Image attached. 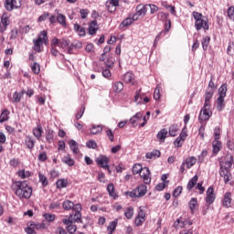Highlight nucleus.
I'll list each match as a JSON object with an SVG mask.
<instances>
[{"mask_svg": "<svg viewBox=\"0 0 234 234\" xmlns=\"http://www.w3.org/2000/svg\"><path fill=\"white\" fill-rule=\"evenodd\" d=\"M1 23L3 25V28H1V34H4V32L6 30V27L10 25V20L6 17H2Z\"/></svg>", "mask_w": 234, "mask_h": 234, "instance_id": "obj_37", "label": "nucleus"}, {"mask_svg": "<svg viewBox=\"0 0 234 234\" xmlns=\"http://www.w3.org/2000/svg\"><path fill=\"white\" fill-rule=\"evenodd\" d=\"M213 98V90H209L206 92L205 97V107H209V101Z\"/></svg>", "mask_w": 234, "mask_h": 234, "instance_id": "obj_36", "label": "nucleus"}, {"mask_svg": "<svg viewBox=\"0 0 234 234\" xmlns=\"http://www.w3.org/2000/svg\"><path fill=\"white\" fill-rule=\"evenodd\" d=\"M15 186L16 187L15 194L20 200H28L32 197V187L27 181H16Z\"/></svg>", "mask_w": 234, "mask_h": 234, "instance_id": "obj_1", "label": "nucleus"}, {"mask_svg": "<svg viewBox=\"0 0 234 234\" xmlns=\"http://www.w3.org/2000/svg\"><path fill=\"white\" fill-rule=\"evenodd\" d=\"M123 81L125 83H132V85H134V75L133 72H126L123 77Z\"/></svg>", "mask_w": 234, "mask_h": 234, "instance_id": "obj_18", "label": "nucleus"}, {"mask_svg": "<svg viewBox=\"0 0 234 234\" xmlns=\"http://www.w3.org/2000/svg\"><path fill=\"white\" fill-rule=\"evenodd\" d=\"M57 21L61 25L62 27H67V18L64 15L58 14L57 16Z\"/></svg>", "mask_w": 234, "mask_h": 234, "instance_id": "obj_35", "label": "nucleus"}, {"mask_svg": "<svg viewBox=\"0 0 234 234\" xmlns=\"http://www.w3.org/2000/svg\"><path fill=\"white\" fill-rule=\"evenodd\" d=\"M18 176H20V178H28V176H30V173L25 172V170H20L18 171Z\"/></svg>", "mask_w": 234, "mask_h": 234, "instance_id": "obj_56", "label": "nucleus"}, {"mask_svg": "<svg viewBox=\"0 0 234 234\" xmlns=\"http://www.w3.org/2000/svg\"><path fill=\"white\" fill-rule=\"evenodd\" d=\"M26 233H27V234H37L36 232V230L34 229V228H32V227L26 228Z\"/></svg>", "mask_w": 234, "mask_h": 234, "instance_id": "obj_64", "label": "nucleus"}, {"mask_svg": "<svg viewBox=\"0 0 234 234\" xmlns=\"http://www.w3.org/2000/svg\"><path fill=\"white\" fill-rule=\"evenodd\" d=\"M150 175L151 171L147 167L143 168L140 172V176L144 179V184L151 183V177H149Z\"/></svg>", "mask_w": 234, "mask_h": 234, "instance_id": "obj_10", "label": "nucleus"}, {"mask_svg": "<svg viewBox=\"0 0 234 234\" xmlns=\"http://www.w3.org/2000/svg\"><path fill=\"white\" fill-rule=\"evenodd\" d=\"M178 133V125L177 124H172L169 127V134L173 137L176 136Z\"/></svg>", "mask_w": 234, "mask_h": 234, "instance_id": "obj_38", "label": "nucleus"}, {"mask_svg": "<svg viewBox=\"0 0 234 234\" xmlns=\"http://www.w3.org/2000/svg\"><path fill=\"white\" fill-rule=\"evenodd\" d=\"M185 165H186L187 169H191L195 164H197V158L195 156H191L190 158L186 159V162H184Z\"/></svg>", "mask_w": 234, "mask_h": 234, "instance_id": "obj_24", "label": "nucleus"}, {"mask_svg": "<svg viewBox=\"0 0 234 234\" xmlns=\"http://www.w3.org/2000/svg\"><path fill=\"white\" fill-rule=\"evenodd\" d=\"M70 45V40L63 38L60 40V47L61 48H67Z\"/></svg>", "mask_w": 234, "mask_h": 234, "instance_id": "obj_52", "label": "nucleus"}, {"mask_svg": "<svg viewBox=\"0 0 234 234\" xmlns=\"http://www.w3.org/2000/svg\"><path fill=\"white\" fill-rule=\"evenodd\" d=\"M44 218H46V220H48V222H52V221L56 220V216L52 215V214H45Z\"/></svg>", "mask_w": 234, "mask_h": 234, "instance_id": "obj_58", "label": "nucleus"}, {"mask_svg": "<svg viewBox=\"0 0 234 234\" xmlns=\"http://www.w3.org/2000/svg\"><path fill=\"white\" fill-rule=\"evenodd\" d=\"M98 30V21L93 20L90 22V27H89V34L90 36H94L96 34V31Z\"/></svg>", "mask_w": 234, "mask_h": 234, "instance_id": "obj_17", "label": "nucleus"}, {"mask_svg": "<svg viewBox=\"0 0 234 234\" xmlns=\"http://www.w3.org/2000/svg\"><path fill=\"white\" fill-rule=\"evenodd\" d=\"M106 134H107L110 142H114V133H112V130H111V129L107 130Z\"/></svg>", "mask_w": 234, "mask_h": 234, "instance_id": "obj_61", "label": "nucleus"}, {"mask_svg": "<svg viewBox=\"0 0 234 234\" xmlns=\"http://www.w3.org/2000/svg\"><path fill=\"white\" fill-rule=\"evenodd\" d=\"M13 101L14 103H19L21 101V93L15 92L13 94Z\"/></svg>", "mask_w": 234, "mask_h": 234, "instance_id": "obj_53", "label": "nucleus"}, {"mask_svg": "<svg viewBox=\"0 0 234 234\" xmlns=\"http://www.w3.org/2000/svg\"><path fill=\"white\" fill-rule=\"evenodd\" d=\"M175 228H186V221L182 220V218L176 219V221L174 224Z\"/></svg>", "mask_w": 234, "mask_h": 234, "instance_id": "obj_49", "label": "nucleus"}, {"mask_svg": "<svg viewBox=\"0 0 234 234\" xmlns=\"http://www.w3.org/2000/svg\"><path fill=\"white\" fill-rule=\"evenodd\" d=\"M134 215V208L133 207H129L126 208V211L124 212V217L131 220L133 218V216Z\"/></svg>", "mask_w": 234, "mask_h": 234, "instance_id": "obj_25", "label": "nucleus"}, {"mask_svg": "<svg viewBox=\"0 0 234 234\" xmlns=\"http://www.w3.org/2000/svg\"><path fill=\"white\" fill-rule=\"evenodd\" d=\"M46 140L48 144H52L54 142V131L48 130L46 133Z\"/></svg>", "mask_w": 234, "mask_h": 234, "instance_id": "obj_27", "label": "nucleus"}, {"mask_svg": "<svg viewBox=\"0 0 234 234\" xmlns=\"http://www.w3.org/2000/svg\"><path fill=\"white\" fill-rule=\"evenodd\" d=\"M101 131H103V128L101 127V125H92L91 129H90V134H100V133H101Z\"/></svg>", "mask_w": 234, "mask_h": 234, "instance_id": "obj_39", "label": "nucleus"}, {"mask_svg": "<svg viewBox=\"0 0 234 234\" xmlns=\"http://www.w3.org/2000/svg\"><path fill=\"white\" fill-rule=\"evenodd\" d=\"M193 17L195 19V27L197 32L199 30H209V24L207 23V19H204L201 13H198L197 11L193 12Z\"/></svg>", "mask_w": 234, "mask_h": 234, "instance_id": "obj_3", "label": "nucleus"}, {"mask_svg": "<svg viewBox=\"0 0 234 234\" xmlns=\"http://www.w3.org/2000/svg\"><path fill=\"white\" fill-rule=\"evenodd\" d=\"M60 42H61V40H59V38H58V37H54V38H52V40H51V48H56V47H58V45H60Z\"/></svg>", "mask_w": 234, "mask_h": 234, "instance_id": "obj_59", "label": "nucleus"}, {"mask_svg": "<svg viewBox=\"0 0 234 234\" xmlns=\"http://www.w3.org/2000/svg\"><path fill=\"white\" fill-rule=\"evenodd\" d=\"M165 187H167V185L165 183H159L158 185H156L155 189L156 191H164V189H165Z\"/></svg>", "mask_w": 234, "mask_h": 234, "instance_id": "obj_60", "label": "nucleus"}, {"mask_svg": "<svg viewBox=\"0 0 234 234\" xmlns=\"http://www.w3.org/2000/svg\"><path fill=\"white\" fill-rule=\"evenodd\" d=\"M154 100H160V86L157 85L154 91Z\"/></svg>", "mask_w": 234, "mask_h": 234, "instance_id": "obj_54", "label": "nucleus"}, {"mask_svg": "<svg viewBox=\"0 0 234 234\" xmlns=\"http://www.w3.org/2000/svg\"><path fill=\"white\" fill-rule=\"evenodd\" d=\"M39 182H41L42 186H48V181L47 180V176L43 174H39Z\"/></svg>", "mask_w": 234, "mask_h": 234, "instance_id": "obj_51", "label": "nucleus"}, {"mask_svg": "<svg viewBox=\"0 0 234 234\" xmlns=\"http://www.w3.org/2000/svg\"><path fill=\"white\" fill-rule=\"evenodd\" d=\"M86 147H88V149H97L98 144H96L94 140H90L86 143Z\"/></svg>", "mask_w": 234, "mask_h": 234, "instance_id": "obj_47", "label": "nucleus"}, {"mask_svg": "<svg viewBox=\"0 0 234 234\" xmlns=\"http://www.w3.org/2000/svg\"><path fill=\"white\" fill-rule=\"evenodd\" d=\"M157 138L160 142H165V139L167 138V130L161 129L157 133Z\"/></svg>", "mask_w": 234, "mask_h": 234, "instance_id": "obj_21", "label": "nucleus"}, {"mask_svg": "<svg viewBox=\"0 0 234 234\" xmlns=\"http://www.w3.org/2000/svg\"><path fill=\"white\" fill-rule=\"evenodd\" d=\"M62 222H63V224L68 226L67 227L68 233H70V234L76 233V229H77L76 225H72V224H74V220H72V215H70L68 219H63Z\"/></svg>", "mask_w": 234, "mask_h": 234, "instance_id": "obj_6", "label": "nucleus"}, {"mask_svg": "<svg viewBox=\"0 0 234 234\" xmlns=\"http://www.w3.org/2000/svg\"><path fill=\"white\" fill-rule=\"evenodd\" d=\"M215 140H220V128L216 127L214 129Z\"/></svg>", "mask_w": 234, "mask_h": 234, "instance_id": "obj_62", "label": "nucleus"}, {"mask_svg": "<svg viewBox=\"0 0 234 234\" xmlns=\"http://www.w3.org/2000/svg\"><path fill=\"white\" fill-rule=\"evenodd\" d=\"M189 209L192 211V213H195V207H197V206H198V201L197 200V197H193L189 203Z\"/></svg>", "mask_w": 234, "mask_h": 234, "instance_id": "obj_30", "label": "nucleus"}, {"mask_svg": "<svg viewBox=\"0 0 234 234\" xmlns=\"http://www.w3.org/2000/svg\"><path fill=\"white\" fill-rule=\"evenodd\" d=\"M40 35L43 36V37H38L37 40H33L34 50H36V52H41V46L43 45V42L45 43V45L48 44V37H47V31H41Z\"/></svg>", "mask_w": 234, "mask_h": 234, "instance_id": "obj_4", "label": "nucleus"}, {"mask_svg": "<svg viewBox=\"0 0 234 234\" xmlns=\"http://www.w3.org/2000/svg\"><path fill=\"white\" fill-rule=\"evenodd\" d=\"M224 207H231V193L227 192L223 199Z\"/></svg>", "mask_w": 234, "mask_h": 234, "instance_id": "obj_16", "label": "nucleus"}, {"mask_svg": "<svg viewBox=\"0 0 234 234\" xmlns=\"http://www.w3.org/2000/svg\"><path fill=\"white\" fill-rule=\"evenodd\" d=\"M197 182H198V176H194L193 178L190 179V181L186 186V188L188 189V191H191V189H193V187L197 186Z\"/></svg>", "mask_w": 234, "mask_h": 234, "instance_id": "obj_20", "label": "nucleus"}, {"mask_svg": "<svg viewBox=\"0 0 234 234\" xmlns=\"http://www.w3.org/2000/svg\"><path fill=\"white\" fill-rule=\"evenodd\" d=\"M34 136L37 137V140L40 139L41 134H43V128L41 127V124H38L34 130H33Z\"/></svg>", "mask_w": 234, "mask_h": 234, "instance_id": "obj_22", "label": "nucleus"}, {"mask_svg": "<svg viewBox=\"0 0 234 234\" xmlns=\"http://www.w3.org/2000/svg\"><path fill=\"white\" fill-rule=\"evenodd\" d=\"M162 153H160V150H154L152 152H148L145 154V158L148 160H153V158H160Z\"/></svg>", "mask_w": 234, "mask_h": 234, "instance_id": "obj_14", "label": "nucleus"}, {"mask_svg": "<svg viewBox=\"0 0 234 234\" xmlns=\"http://www.w3.org/2000/svg\"><path fill=\"white\" fill-rule=\"evenodd\" d=\"M147 10H149V5H139L136 6L137 16H140L142 17H144V16L147 14Z\"/></svg>", "mask_w": 234, "mask_h": 234, "instance_id": "obj_13", "label": "nucleus"}, {"mask_svg": "<svg viewBox=\"0 0 234 234\" xmlns=\"http://www.w3.org/2000/svg\"><path fill=\"white\" fill-rule=\"evenodd\" d=\"M96 162L100 167H102V169H107V167H109V157L106 155H100L96 159Z\"/></svg>", "mask_w": 234, "mask_h": 234, "instance_id": "obj_9", "label": "nucleus"}, {"mask_svg": "<svg viewBox=\"0 0 234 234\" xmlns=\"http://www.w3.org/2000/svg\"><path fill=\"white\" fill-rule=\"evenodd\" d=\"M72 220L73 222H81V212H75Z\"/></svg>", "mask_w": 234, "mask_h": 234, "instance_id": "obj_50", "label": "nucleus"}, {"mask_svg": "<svg viewBox=\"0 0 234 234\" xmlns=\"http://www.w3.org/2000/svg\"><path fill=\"white\" fill-rule=\"evenodd\" d=\"M217 109L218 111H222V109H224V107H226V102H224V97H218L217 99Z\"/></svg>", "mask_w": 234, "mask_h": 234, "instance_id": "obj_26", "label": "nucleus"}, {"mask_svg": "<svg viewBox=\"0 0 234 234\" xmlns=\"http://www.w3.org/2000/svg\"><path fill=\"white\" fill-rule=\"evenodd\" d=\"M227 14H228V16L229 17V19H232L233 16H234V6L229 7Z\"/></svg>", "mask_w": 234, "mask_h": 234, "instance_id": "obj_63", "label": "nucleus"}, {"mask_svg": "<svg viewBox=\"0 0 234 234\" xmlns=\"http://www.w3.org/2000/svg\"><path fill=\"white\" fill-rule=\"evenodd\" d=\"M63 209H65V211H70V209H72V207H74V203L70 200H66L63 202Z\"/></svg>", "mask_w": 234, "mask_h": 234, "instance_id": "obj_34", "label": "nucleus"}, {"mask_svg": "<svg viewBox=\"0 0 234 234\" xmlns=\"http://www.w3.org/2000/svg\"><path fill=\"white\" fill-rule=\"evenodd\" d=\"M8 114L10 112L8 110H4L0 115V123H5V122H8Z\"/></svg>", "mask_w": 234, "mask_h": 234, "instance_id": "obj_28", "label": "nucleus"}, {"mask_svg": "<svg viewBox=\"0 0 234 234\" xmlns=\"http://www.w3.org/2000/svg\"><path fill=\"white\" fill-rule=\"evenodd\" d=\"M145 222V212L142 208V207H139L138 215L135 218L134 224L135 226H142Z\"/></svg>", "mask_w": 234, "mask_h": 234, "instance_id": "obj_8", "label": "nucleus"}, {"mask_svg": "<svg viewBox=\"0 0 234 234\" xmlns=\"http://www.w3.org/2000/svg\"><path fill=\"white\" fill-rule=\"evenodd\" d=\"M220 170L219 175L224 178L225 184H228L231 180V166L233 165V155L228 154L226 156V161H220L219 163Z\"/></svg>", "mask_w": 234, "mask_h": 234, "instance_id": "obj_2", "label": "nucleus"}, {"mask_svg": "<svg viewBox=\"0 0 234 234\" xmlns=\"http://www.w3.org/2000/svg\"><path fill=\"white\" fill-rule=\"evenodd\" d=\"M206 202L207 204H213L215 202V193L213 186H210L207 190V197H206Z\"/></svg>", "mask_w": 234, "mask_h": 234, "instance_id": "obj_11", "label": "nucleus"}, {"mask_svg": "<svg viewBox=\"0 0 234 234\" xmlns=\"http://www.w3.org/2000/svg\"><path fill=\"white\" fill-rule=\"evenodd\" d=\"M144 169V167H142V165L140 164H135L133 166V175H138L140 173H142V170Z\"/></svg>", "mask_w": 234, "mask_h": 234, "instance_id": "obj_44", "label": "nucleus"}, {"mask_svg": "<svg viewBox=\"0 0 234 234\" xmlns=\"http://www.w3.org/2000/svg\"><path fill=\"white\" fill-rule=\"evenodd\" d=\"M212 147L214 154H217L220 152V149H222V143L218 140H215L212 144Z\"/></svg>", "mask_w": 234, "mask_h": 234, "instance_id": "obj_19", "label": "nucleus"}, {"mask_svg": "<svg viewBox=\"0 0 234 234\" xmlns=\"http://www.w3.org/2000/svg\"><path fill=\"white\" fill-rule=\"evenodd\" d=\"M148 8H150V13L151 14H156V12H158V6L153 5V4H149L147 5Z\"/></svg>", "mask_w": 234, "mask_h": 234, "instance_id": "obj_57", "label": "nucleus"}, {"mask_svg": "<svg viewBox=\"0 0 234 234\" xmlns=\"http://www.w3.org/2000/svg\"><path fill=\"white\" fill-rule=\"evenodd\" d=\"M31 70L34 72V74H39V72H41V67L37 62H34L31 66Z\"/></svg>", "mask_w": 234, "mask_h": 234, "instance_id": "obj_43", "label": "nucleus"}, {"mask_svg": "<svg viewBox=\"0 0 234 234\" xmlns=\"http://www.w3.org/2000/svg\"><path fill=\"white\" fill-rule=\"evenodd\" d=\"M62 162L67 165H69V167H72V165H74V159L70 158L69 154L64 156Z\"/></svg>", "mask_w": 234, "mask_h": 234, "instance_id": "obj_33", "label": "nucleus"}, {"mask_svg": "<svg viewBox=\"0 0 234 234\" xmlns=\"http://www.w3.org/2000/svg\"><path fill=\"white\" fill-rule=\"evenodd\" d=\"M133 25V18L127 17L120 25V28H123V27H131Z\"/></svg>", "mask_w": 234, "mask_h": 234, "instance_id": "obj_42", "label": "nucleus"}, {"mask_svg": "<svg viewBox=\"0 0 234 234\" xmlns=\"http://www.w3.org/2000/svg\"><path fill=\"white\" fill-rule=\"evenodd\" d=\"M116 226H118V220H114L110 223V225L107 228L109 234L114 233V229H116Z\"/></svg>", "mask_w": 234, "mask_h": 234, "instance_id": "obj_41", "label": "nucleus"}, {"mask_svg": "<svg viewBox=\"0 0 234 234\" xmlns=\"http://www.w3.org/2000/svg\"><path fill=\"white\" fill-rule=\"evenodd\" d=\"M105 5H106V8H107L108 12H111V13L116 12V6L117 5H115L114 4L107 1Z\"/></svg>", "mask_w": 234, "mask_h": 234, "instance_id": "obj_45", "label": "nucleus"}, {"mask_svg": "<svg viewBox=\"0 0 234 234\" xmlns=\"http://www.w3.org/2000/svg\"><path fill=\"white\" fill-rule=\"evenodd\" d=\"M25 142L28 149H34V145L36 143L34 142V139H32V137L27 136L25 139Z\"/></svg>", "mask_w": 234, "mask_h": 234, "instance_id": "obj_31", "label": "nucleus"}, {"mask_svg": "<svg viewBox=\"0 0 234 234\" xmlns=\"http://www.w3.org/2000/svg\"><path fill=\"white\" fill-rule=\"evenodd\" d=\"M69 144V147H70L71 151L74 153V154H78V153H80V148L78 147V143H76V141H74V140H70Z\"/></svg>", "mask_w": 234, "mask_h": 234, "instance_id": "obj_23", "label": "nucleus"}, {"mask_svg": "<svg viewBox=\"0 0 234 234\" xmlns=\"http://www.w3.org/2000/svg\"><path fill=\"white\" fill-rule=\"evenodd\" d=\"M134 191L137 195V198H142V197H145V195H147V186L141 185L134 188Z\"/></svg>", "mask_w": 234, "mask_h": 234, "instance_id": "obj_12", "label": "nucleus"}, {"mask_svg": "<svg viewBox=\"0 0 234 234\" xmlns=\"http://www.w3.org/2000/svg\"><path fill=\"white\" fill-rule=\"evenodd\" d=\"M113 89L116 92H122L123 90V83L122 81L115 82Z\"/></svg>", "mask_w": 234, "mask_h": 234, "instance_id": "obj_48", "label": "nucleus"}, {"mask_svg": "<svg viewBox=\"0 0 234 234\" xmlns=\"http://www.w3.org/2000/svg\"><path fill=\"white\" fill-rule=\"evenodd\" d=\"M21 0H5V8L7 12H12L14 8H21Z\"/></svg>", "mask_w": 234, "mask_h": 234, "instance_id": "obj_5", "label": "nucleus"}, {"mask_svg": "<svg viewBox=\"0 0 234 234\" xmlns=\"http://www.w3.org/2000/svg\"><path fill=\"white\" fill-rule=\"evenodd\" d=\"M142 89L138 90L135 92V96L133 99L134 103H137V105H140V103H142Z\"/></svg>", "mask_w": 234, "mask_h": 234, "instance_id": "obj_29", "label": "nucleus"}, {"mask_svg": "<svg viewBox=\"0 0 234 234\" xmlns=\"http://www.w3.org/2000/svg\"><path fill=\"white\" fill-rule=\"evenodd\" d=\"M69 186V181L67 179H58L57 181V187L58 189H63V187H67Z\"/></svg>", "mask_w": 234, "mask_h": 234, "instance_id": "obj_32", "label": "nucleus"}, {"mask_svg": "<svg viewBox=\"0 0 234 234\" xmlns=\"http://www.w3.org/2000/svg\"><path fill=\"white\" fill-rule=\"evenodd\" d=\"M107 191L110 197L113 198V200H116V198H118V194H116V191L114 190V184L112 183L109 184L107 186Z\"/></svg>", "mask_w": 234, "mask_h": 234, "instance_id": "obj_15", "label": "nucleus"}, {"mask_svg": "<svg viewBox=\"0 0 234 234\" xmlns=\"http://www.w3.org/2000/svg\"><path fill=\"white\" fill-rule=\"evenodd\" d=\"M209 41H211V38L207 36L203 37V40H202L203 50H207V47L209 46Z\"/></svg>", "mask_w": 234, "mask_h": 234, "instance_id": "obj_46", "label": "nucleus"}, {"mask_svg": "<svg viewBox=\"0 0 234 234\" xmlns=\"http://www.w3.org/2000/svg\"><path fill=\"white\" fill-rule=\"evenodd\" d=\"M211 114L212 112L209 111V106L206 107V105H204L198 116L199 122L207 121L209 118H211Z\"/></svg>", "mask_w": 234, "mask_h": 234, "instance_id": "obj_7", "label": "nucleus"}, {"mask_svg": "<svg viewBox=\"0 0 234 234\" xmlns=\"http://www.w3.org/2000/svg\"><path fill=\"white\" fill-rule=\"evenodd\" d=\"M228 92V85L227 84H223L219 90H218V94L219 97L221 98H226V93Z\"/></svg>", "mask_w": 234, "mask_h": 234, "instance_id": "obj_40", "label": "nucleus"}, {"mask_svg": "<svg viewBox=\"0 0 234 234\" xmlns=\"http://www.w3.org/2000/svg\"><path fill=\"white\" fill-rule=\"evenodd\" d=\"M181 194H182V186H177L173 192V197H175V198H178V196Z\"/></svg>", "mask_w": 234, "mask_h": 234, "instance_id": "obj_55", "label": "nucleus"}]
</instances>
